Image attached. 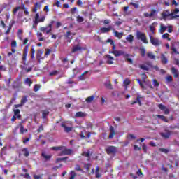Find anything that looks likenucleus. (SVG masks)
Instances as JSON below:
<instances>
[{
  "label": "nucleus",
  "instance_id": "obj_1",
  "mask_svg": "<svg viewBox=\"0 0 179 179\" xmlns=\"http://www.w3.org/2000/svg\"><path fill=\"white\" fill-rule=\"evenodd\" d=\"M136 38L137 40H141L142 43L144 44H148L149 41H148V38L146 37V34L143 32H141L139 31H136Z\"/></svg>",
  "mask_w": 179,
  "mask_h": 179
},
{
  "label": "nucleus",
  "instance_id": "obj_2",
  "mask_svg": "<svg viewBox=\"0 0 179 179\" xmlns=\"http://www.w3.org/2000/svg\"><path fill=\"white\" fill-rule=\"evenodd\" d=\"M52 24H54V21H52L46 27H41L40 31H42V33L50 34L52 30Z\"/></svg>",
  "mask_w": 179,
  "mask_h": 179
},
{
  "label": "nucleus",
  "instance_id": "obj_3",
  "mask_svg": "<svg viewBox=\"0 0 179 179\" xmlns=\"http://www.w3.org/2000/svg\"><path fill=\"white\" fill-rule=\"evenodd\" d=\"M149 37L151 44H152V45H155V47H158V45L162 44V42L159 40V38L153 37V35L152 34H149Z\"/></svg>",
  "mask_w": 179,
  "mask_h": 179
},
{
  "label": "nucleus",
  "instance_id": "obj_4",
  "mask_svg": "<svg viewBox=\"0 0 179 179\" xmlns=\"http://www.w3.org/2000/svg\"><path fill=\"white\" fill-rule=\"evenodd\" d=\"M107 155H115L118 152V148L115 146H108L105 149Z\"/></svg>",
  "mask_w": 179,
  "mask_h": 179
},
{
  "label": "nucleus",
  "instance_id": "obj_5",
  "mask_svg": "<svg viewBox=\"0 0 179 179\" xmlns=\"http://www.w3.org/2000/svg\"><path fill=\"white\" fill-rule=\"evenodd\" d=\"M72 155V150L66 148L65 146L62 147V150L59 154V156H66Z\"/></svg>",
  "mask_w": 179,
  "mask_h": 179
},
{
  "label": "nucleus",
  "instance_id": "obj_6",
  "mask_svg": "<svg viewBox=\"0 0 179 179\" xmlns=\"http://www.w3.org/2000/svg\"><path fill=\"white\" fill-rule=\"evenodd\" d=\"M111 54H113L115 57H121V55H124L126 58H128V57H129V55L125 54V52H124L123 50H114L111 52Z\"/></svg>",
  "mask_w": 179,
  "mask_h": 179
},
{
  "label": "nucleus",
  "instance_id": "obj_7",
  "mask_svg": "<svg viewBox=\"0 0 179 179\" xmlns=\"http://www.w3.org/2000/svg\"><path fill=\"white\" fill-rule=\"evenodd\" d=\"M28 53H29V45H27L24 48V52L22 54V61L24 62V65H26V58L27 57Z\"/></svg>",
  "mask_w": 179,
  "mask_h": 179
},
{
  "label": "nucleus",
  "instance_id": "obj_8",
  "mask_svg": "<svg viewBox=\"0 0 179 179\" xmlns=\"http://www.w3.org/2000/svg\"><path fill=\"white\" fill-rule=\"evenodd\" d=\"M158 107L160 110L164 111V113L166 115H169V114H170V110L169 108H167L164 105L160 103L158 105Z\"/></svg>",
  "mask_w": 179,
  "mask_h": 179
},
{
  "label": "nucleus",
  "instance_id": "obj_9",
  "mask_svg": "<svg viewBox=\"0 0 179 179\" xmlns=\"http://www.w3.org/2000/svg\"><path fill=\"white\" fill-rule=\"evenodd\" d=\"M105 59L106 61V64L108 65H111L112 64H114V57H111L110 55H107L105 57Z\"/></svg>",
  "mask_w": 179,
  "mask_h": 179
},
{
  "label": "nucleus",
  "instance_id": "obj_10",
  "mask_svg": "<svg viewBox=\"0 0 179 179\" xmlns=\"http://www.w3.org/2000/svg\"><path fill=\"white\" fill-rule=\"evenodd\" d=\"M169 16H173V14L169 12V10H166L162 13V17L164 20L169 17Z\"/></svg>",
  "mask_w": 179,
  "mask_h": 179
},
{
  "label": "nucleus",
  "instance_id": "obj_11",
  "mask_svg": "<svg viewBox=\"0 0 179 179\" xmlns=\"http://www.w3.org/2000/svg\"><path fill=\"white\" fill-rule=\"evenodd\" d=\"M61 127L64 129L66 132H71V131H72V127H68L66 126V122H62Z\"/></svg>",
  "mask_w": 179,
  "mask_h": 179
},
{
  "label": "nucleus",
  "instance_id": "obj_12",
  "mask_svg": "<svg viewBox=\"0 0 179 179\" xmlns=\"http://www.w3.org/2000/svg\"><path fill=\"white\" fill-rule=\"evenodd\" d=\"M110 30H113V27L109 26L108 28L102 27L100 29L101 33H108Z\"/></svg>",
  "mask_w": 179,
  "mask_h": 179
},
{
  "label": "nucleus",
  "instance_id": "obj_13",
  "mask_svg": "<svg viewBox=\"0 0 179 179\" xmlns=\"http://www.w3.org/2000/svg\"><path fill=\"white\" fill-rule=\"evenodd\" d=\"M18 127H20V134H21V135H23L24 132H27V129H24V126H23L22 123H20Z\"/></svg>",
  "mask_w": 179,
  "mask_h": 179
},
{
  "label": "nucleus",
  "instance_id": "obj_14",
  "mask_svg": "<svg viewBox=\"0 0 179 179\" xmlns=\"http://www.w3.org/2000/svg\"><path fill=\"white\" fill-rule=\"evenodd\" d=\"M150 67L151 68V64H148V65L146 64H141L140 68L141 69H143V71H149Z\"/></svg>",
  "mask_w": 179,
  "mask_h": 179
},
{
  "label": "nucleus",
  "instance_id": "obj_15",
  "mask_svg": "<svg viewBox=\"0 0 179 179\" xmlns=\"http://www.w3.org/2000/svg\"><path fill=\"white\" fill-rule=\"evenodd\" d=\"M166 30H167V26L164 25V24H160V28H159L160 34H163V33H164Z\"/></svg>",
  "mask_w": 179,
  "mask_h": 179
},
{
  "label": "nucleus",
  "instance_id": "obj_16",
  "mask_svg": "<svg viewBox=\"0 0 179 179\" xmlns=\"http://www.w3.org/2000/svg\"><path fill=\"white\" fill-rule=\"evenodd\" d=\"M13 111H14V116L17 117L18 120H20V118H22V115H20V110L15 109Z\"/></svg>",
  "mask_w": 179,
  "mask_h": 179
},
{
  "label": "nucleus",
  "instance_id": "obj_17",
  "mask_svg": "<svg viewBox=\"0 0 179 179\" xmlns=\"http://www.w3.org/2000/svg\"><path fill=\"white\" fill-rule=\"evenodd\" d=\"M41 3H36L34 4V7L32 10V12L36 13L37 12V10L41 9Z\"/></svg>",
  "mask_w": 179,
  "mask_h": 179
},
{
  "label": "nucleus",
  "instance_id": "obj_18",
  "mask_svg": "<svg viewBox=\"0 0 179 179\" xmlns=\"http://www.w3.org/2000/svg\"><path fill=\"white\" fill-rule=\"evenodd\" d=\"M114 36L115 37H117V38H122V36H124V33L123 32H118L117 31H114Z\"/></svg>",
  "mask_w": 179,
  "mask_h": 179
},
{
  "label": "nucleus",
  "instance_id": "obj_19",
  "mask_svg": "<svg viewBox=\"0 0 179 179\" xmlns=\"http://www.w3.org/2000/svg\"><path fill=\"white\" fill-rule=\"evenodd\" d=\"M110 134L109 135V139H113V138L114 137V135H115V130L114 129L113 126L110 127Z\"/></svg>",
  "mask_w": 179,
  "mask_h": 179
},
{
  "label": "nucleus",
  "instance_id": "obj_20",
  "mask_svg": "<svg viewBox=\"0 0 179 179\" xmlns=\"http://www.w3.org/2000/svg\"><path fill=\"white\" fill-rule=\"evenodd\" d=\"M171 72L175 78H178V76H179L178 70L176 69V68H174V67H172Z\"/></svg>",
  "mask_w": 179,
  "mask_h": 179
},
{
  "label": "nucleus",
  "instance_id": "obj_21",
  "mask_svg": "<svg viewBox=\"0 0 179 179\" xmlns=\"http://www.w3.org/2000/svg\"><path fill=\"white\" fill-rule=\"evenodd\" d=\"M171 133L170 131H166L165 133H161V136L164 138V139H169L170 138Z\"/></svg>",
  "mask_w": 179,
  "mask_h": 179
},
{
  "label": "nucleus",
  "instance_id": "obj_22",
  "mask_svg": "<svg viewBox=\"0 0 179 179\" xmlns=\"http://www.w3.org/2000/svg\"><path fill=\"white\" fill-rule=\"evenodd\" d=\"M161 62L162 64H167V62H169L167 57H166V55H164V54L161 55Z\"/></svg>",
  "mask_w": 179,
  "mask_h": 179
},
{
  "label": "nucleus",
  "instance_id": "obj_23",
  "mask_svg": "<svg viewBox=\"0 0 179 179\" xmlns=\"http://www.w3.org/2000/svg\"><path fill=\"white\" fill-rule=\"evenodd\" d=\"M85 115H86L83 112H78L76 113L75 117H76L77 118H83Z\"/></svg>",
  "mask_w": 179,
  "mask_h": 179
},
{
  "label": "nucleus",
  "instance_id": "obj_24",
  "mask_svg": "<svg viewBox=\"0 0 179 179\" xmlns=\"http://www.w3.org/2000/svg\"><path fill=\"white\" fill-rule=\"evenodd\" d=\"M162 38H164V40H168V41H171V38H170V34H169L168 33L164 34L162 36Z\"/></svg>",
  "mask_w": 179,
  "mask_h": 179
},
{
  "label": "nucleus",
  "instance_id": "obj_25",
  "mask_svg": "<svg viewBox=\"0 0 179 179\" xmlns=\"http://www.w3.org/2000/svg\"><path fill=\"white\" fill-rule=\"evenodd\" d=\"M82 50V48L79 46V45H75L73 47L72 52H76L78 51H80Z\"/></svg>",
  "mask_w": 179,
  "mask_h": 179
},
{
  "label": "nucleus",
  "instance_id": "obj_26",
  "mask_svg": "<svg viewBox=\"0 0 179 179\" xmlns=\"http://www.w3.org/2000/svg\"><path fill=\"white\" fill-rule=\"evenodd\" d=\"M105 86L107 89L113 90V85H111V82H110V80H107L105 83Z\"/></svg>",
  "mask_w": 179,
  "mask_h": 179
},
{
  "label": "nucleus",
  "instance_id": "obj_27",
  "mask_svg": "<svg viewBox=\"0 0 179 179\" xmlns=\"http://www.w3.org/2000/svg\"><path fill=\"white\" fill-rule=\"evenodd\" d=\"M41 55H43V50H38L36 58L40 61V59H43V57H41Z\"/></svg>",
  "mask_w": 179,
  "mask_h": 179
},
{
  "label": "nucleus",
  "instance_id": "obj_28",
  "mask_svg": "<svg viewBox=\"0 0 179 179\" xmlns=\"http://www.w3.org/2000/svg\"><path fill=\"white\" fill-rule=\"evenodd\" d=\"M147 57L150 58V59H156V56L153 55L152 52H149L147 53Z\"/></svg>",
  "mask_w": 179,
  "mask_h": 179
},
{
  "label": "nucleus",
  "instance_id": "obj_29",
  "mask_svg": "<svg viewBox=\"0 0 179 179\" xmlns=\"http://www.w3.org/2000/svg\"><path fill=\"white\" fill-rule=\"evenodd\" d=\"M34 24H38V20H40V14L38 13L34 17Z\"/></svg>",
  "mask_w": 179,
  "mask_h": 179
},
{
  "label": "nucleus",
  "instance_id": "obj_30",
  "mask_svg": "<svg viewBox=\"0 0 179 179\" xmlns=\"http://www.w3.org/2000/svg\"><path fill=\"white\" fill-rule=\"evenodd\" d=\"M36 36L40 41H44V38H43V33L37 32Z\"/></svg>",
  "mask_w": 179,
  "mask_h": 179
},
{
  "label": "nucleus",
  "instance_id": "obj_31",
  "mask_svg": "<svg viewBox=\"0 0 179 179\" xmlns=\"http://www.w3.org/2000/svg\"><path fill=\"white\" fill-rule=\"evenodd\" d=\"M157 118H159L164 122H169V120H167V118H166V117L164 115H157Z\"/></svg>",
  "mask_w": 179,
  "mask_h": 179
},
{
  "label": "nucleus",
  "instance_id": "obj_32",
  "mask_svg": "<svg viewBox=\"0 0 179 179\" xmlns=\"http://www.w3.org/2000/svg\"><path fill=\"white\" fill-rule=\"evenodd\" d=\"M94 100V96H91L85 99L86 103H92Z\"/></svg>",
  "mask_w": 179,
  "mask_h": 179
},
{
  "label": "nucleus",
  "instance_id": "obj_33",
  "mask_svg": "<svg viewBox=\"0 0 179 179\" xmlns=\"http://www.w3.org/2000/svg\"><path fill=\"white\" fill-rule=\"evenodd\" d=\"M127 41H129V43H132L134 41V36L129 35L126 38Z\"/></svg>",
  "mask_w": 179,
  "mask_h": 179
},
{
  "label": "nucleus",
  "instance_id": "obj_34",
  "mask_svg": "<svg viewBox=\"0 0 179 179\" xmlns=\"http://www.w3.org/2000/svg\"><path fill=\"white\" fill-rule=\"evenodd\" d=\"M41 156H42L43 157H44V159H45V160H50V159H51V155H48L45 154V152H43V153L41 154Z\"/></svg>",
  "mask_w": 179,
  "mask_h": 179
},
{
  "label": "nucleus",
  "instance_id": "obj_35",
  "mask_svg": "<svg viewBox=\"0 0 179 179\" xmlns=\"http://www.w3.org/2000/svg\"><path fill=\"white\" fill-rule=\"evenodd\" d=\"M22 152L24 153V156H25V157H29V150H27V148H24L22 149Z\"/></svg>",
  "mask_w": 179,
  "mask_h": 179
},
{
  "label": "nucleus",
  "instance_id": "obj_36",
  "mask_svg": "<svg viewBox=\"0 0 179 179\" xmlns=\"http://www.w3.org/2000/svg\"><path fill=\"white\" fill-rule=\"evenodd\" d=\"M40 87H41V85H40L38 84H36L34 86V92H38L40 90Z\"/></svg>",
  "mask_w": 179,
  "mask_h": 179
},
{
  "label": "nucleus",
  "instance_id": "obj_37",
  "mask_svg": "<svg viewBox=\"0 0 179 179\" xmlns=\"http://www.w3.org/2000/svg\"><path fill=\"white\" fill-rule=\"evenodd\" d=\"M152 85L155 87H159V86H160V84H159V82H157L156 79L152 80Z\"/></svg>",
  "mask_w": 179,
  "mask_h": 179
},
{
  "label": "nucleus",
  "instance_id": "obj_38",
  "mask_svg": "<svg viewBox=\"0 0 179 179\" xmlns=\"http://www.w3.org/2000/svg\"><path fill=\"white\" fill-rule=\"evenodd\" d=\"M24 83H26V85H29V86H31L33 81H31V80H30V78H26Z\"/></svg>",
  "mask_w": 179,
  "mask_h": 179
},
{
  "label": "nucleus",
  "instance_id": "obj_39",
  "mask_svg": "<svg viewBox=\"0 0 179 179\" xmlns=\"http://www.w3.org/2000/svg\"><path fill=\"white\" fill-rule=\"evenodd\" d=\"M70 179H75V177H76V173H75V171H71L70 172Z\"/></svg>",
  "mask_w": 179,
  "mask_h": 179
},
{
  "label": "nucleus",
  "instance_id": "obj_40",
  "mask_svg": "<svg viewBox=\"0 0 179 179\" xmlns=\"http://www.w3.org/2000/svg\"><path fill=\"white\" fill-rule=\"evenodd\" d=\"M83 156H85V157H90V156H92V154H90V152L88 150L87 152H83Z\"/></svg>",
  "mask_w": 179,
  "mask_h": 179
},
{
  "label": "nucleus",
  "instance_id": "obj_41",
  "mask_svg": "<svg viewBox=\"0 0 179 179\" xmlns=\"http://www.w3.org/2000/svg\"><path fill=\"white\" fill-rule=\"evenodd\" d=\"M150 31H151V34L153 36L155 34V30H156V28L153 27L152 25H150Z\"/></svg>",
  "mask_w": 179,
  "mask_h": 179
},
{
  "label": "nucleus",
  "instance_id": "obj_42",
  "mask_svg": "<svg viewBox=\"0 0 179 179\" xmlns=\"http://www.w3.org/2000/svg\"><path fill=\"white\" fill-rule=\"evenodd\" d=\"M123 83H124V86H126V87H127L129 85L131 84V81L128 78H127L124 80Z\"/></svg>",
  "mask_w": 179,
  "mask_h": 179
},
{
  "label": "nucleus",
  "instance_id": "obj_43",
  "mask_svg": "<svg viewBox=\"0 0 179 179\" xmlns=\"http://www.w3.org/2000/svg\"><path fill=\"white\" fill-rule=\"evenodd\" d=\"M83 20H85L83 17H82L80 15L77 16V22H78V23H82V22H83Z\"/></svg>",
  "mask_w": 179,
  "mask_h": 179
},
{
  "label": "nucleus",
  "instance_id": "obj_44",
  "mask_svg": "<svg viewBox=\"0 0 179 179\" xmlns=\"http://www.w3.org/2000/svg\"><path fill=\"white\" fill-rule=\"evenodd\" d=\"M48 114H50V112L48 110H43L42 113L43 118H45V117H47Z\"/></svg>",
  "mask_w": 179,
  "mask_h": 179
},
{
  "label": "nucleus",
  "instance_id": "obj_45",
  "mask_svg": "<svg viewBox=\"0 0 179 179\" xmlns=\"http://www.w3.org/2000/svg\"><path fill=\"white\" fill-rule=\"evenodd\" d=\"M168 33H173V25H167Z\"/></svg>",
  "mask_w": 179,
  "mask_h": 179
},
{
  "label": "nucleus",
  "instance_id": "obj_46",
  "mask_svg": "<svg viewBox=\"0 0 179 179\" xmlns=\"http://www.w3.org/2000/svg\"><path fill=\"white\" fill-rule=\"evenodd\" d=\"M25 103H27V97L23 96L21 99V103L23 106V104H24Z\"/></svg>",
  "mask_w": 179,
  "mask_h": 179
},
{
  "label": "nucleus",
  "instance_id": "obj_47",
  "mask_svg": "<svg viewBox=\"0 0 179 179\" xmlns=\"http://www.w3.org/2000/svg\"><path fill=\"white\" fill-rule=\"evenodd\" d=\"M159 152H162V153H166V154H167L169 152V150L166 148H159Z\"/></svg>",
  "mask_w": 179,
  "mask_h": 179
},
{
  "label": "nucleus",
  "instance_id": "obj_48",
  "mask_svg": "<svg viewBox=\"0 0 179 179\" xmlns=\"http://www.w3.org/2000/svg\"><path fill=\"white\" fill-rule=\"evenodd\" d=\"M62 146L52 147V150H55V151L62 150Z\"/></svg>",
  "mask_w": 179,
  "mask_h": 179
},
{
  "label": "nucleus",
  "instance_id": "obj_49",
  "mask_svg": "<svg viewBox=\"0 0 179 179\" xmlns=\"http://www.w3.org/2000/svg\"><path fill=\"white\" fill-rule=\"evenodd\" d=\"M71 34H73V36H75V34H71L70 31H67L65 34V37H66V38H70Z\"/></svg>",
  "mask_w": 179,
  "mask_h": 179
},
{
  "label": "nucleus",
  "instance_id": "obj_50",
  "mask_svg": "<svg viewBox=\"0 0 179 179\" xmlns=\"http://www.w3.org/2000/svg\"><path fill=\"white\" fill-rule=\"evenodd\" d=\"M75 170L76 171H82V172H83V170L80 169V166H79L78 164L76 165Z\"/></svg>",
  "mask_w": 179,
  "mask_h": 179
},
{
  "label": "nucleus",
  "instance_id": "obj_51",
  "mask_svg": "<svg viewBox=\"0 0 179 179\" xmlns=\"http://www.w3.org/2000/svg\"><path fill=\"white\" fill-rule=\"evenodd\" d=\"M166 81L170 83V82H173V77L171 76H168L166 77Z\"/></svg>",
  "mask_w": 179,
  "mask_h": 179
},
{
  "label": "nucleus",
  "instance_id": "obj_52",
  "mask_svg": "<svg viewBox=\"0 0 179 179\" xmlns=\"http://www.w3.org/2000/svg\"><path fill=\"white\" fill-rule=\"evenodd\" d=\"M128 139H136V137L134 134H129L127 136Z\"/></svg>",
  "mask_w": 179,
  "mask_h": 179
},
{
  "label": "nucleus",
  "instance_id": "obj_53",
  "mask_svg": "<svg viewBox=\"0 0 179 179\" xmlns=\"http://www.w3.org/2000/svg\"><path fill=\"white\" fill-rule=\"evenodd\" d=\"M130 5H131L132 6H134L136 9H138V8H139V5L138 3H135L134 2H131Z\"/></svg>",
  "mask_w": 179,
  "mask_h": 179
},
{
  "label": "nucleus",
  "instance_id": "obj_54",
  "mask_svg": "<svg viewBox=\"0 0 179 179\" xmlns=\"http://www.w3.org/2000/svg\"><path fill=\"white\" fill-rule=\"evenodd\" d=\"M20 7H16L15 8H14L13 10V15H16V13H17V10H20Z\"/></svg>",
  "mask_w": 179,
  "mask_h": 179
},
{
  "label": "nucleus",
  "instance_id": "obj_55",
  "mask_svg": "<svg viewBox=\"0 0 179 179\" xmlns=\"http://www.w3.org/2000/svg\"><path fill=\"white\" fill-rule=\"evenodd\" d=\"M44 20H45V16L41 17L38 20V23H42L43 22H44Z\"/></svg>",
  "mask_w": 179,
  "mask_h": 179
},
{
  "label": "nucleus",
  "instance_id": "obj_56",
  "mask_svg": "<svg viewBox=\"0 0 179 179\" xmlns=\"http://www.w3.org/2000/svg\"><path fill=\"white\" fill-rule=\"evenodd\" d=\"M50 54H51V50L46 49V52L45 53V57H48V55H50Z\"/></svg>",
  "mask_w": 179,
  "mask_h": 179
},
{
  "label": "nucleus",
  "instance_id": "obj_57",
  "mask_svg": "<svg viewBox=\"0 0 179 179\" xmlns=\"http://www.w3.org/2000/svg\"><path fill=\"white\" fill-rule=\"evenodd\" d=\"M179 13V9L178 8H176L175 10H173V11L172 13H171L173 15H177V13Z\"/></svg>",
  "mask_w": 179,
  "mask_h": 179
},
{
  "label": "nucleus",
  "instance_id": "obj_58",
  "mask_svg": "<svg viewBox=\"0 0 179 179\" xmlns=\"http://www.w3.org/2000/svg\"><path fill=\"white\" fill-rule=\"evenodd\" d=\"M157 11L156 10H151V13H150L151 17H153V16H155V13H157Z\"/></svg>",
  "mask_w": 179,
  "mask_h": 179
},
{
  "label": "nucleus",
  "instance_id": "obj_59",
  "mask_svg": "<svg viewBox=\"0 0 179 179\" xmlns=\"http://www.w3.org/2000/svg\"><path fill=\"white\" fill-rule=\"evenodd\" d=\"M78 79L79 80H85L86 78L85 77L84 74H82L78 77Z\"/></svg>",
  "mask_w": 179,
  "mask_h": 179
},
{
  "label": "nucleus",
  "instance_id": "obj_60",
  "mask_svg": "<svg viewBox=\"0 0 179 179\" xmlns=\"http://www.w3.org/2000/svg\"><path fill=\"white\" fill-rule=\"evenodd\" d=\"M16 45H17L16 41H13L11 42V47H12L13 48H15L16 47Z\"/></svg>",
  "mask_w": 179,
  "mask_h": 179
},
{
  "label": "nucleus",
  "instance_id": "obj_61",
  "mask_svg": "<svg viewBox=\"0 0 179 179\" xmlns=\"http://www.w3.org/2000/svg\"><path fill=\"white\" fill-rule=\"evenodd\" d=\"M41 131H44V127H43V124H41L37 130L38 132H41Z\"/></svg>",
  "mask_w": 179,
  "mask_h": 179
},
{
  "label": "nucleus",
  "instance_id": "obj_62",
  "mask_svg": "<svg viewBox=\"0 0 179 179\" xmlns=\"http://www.w3.org/2000/svg\"><path fill=\"white\" fill-rule=\"evenodd\" d=\"M143 16L144 17H152L150 13L149 14L148 13H144Z\"/></svg>",
  "mask_w": 179,
  "mask_h": 179
},
{
  "label": "nucleus",
  "instance_id": "obj_63",
  "mask_svg": "<svg viewBox=\"0 0 179 179\" xmlns=\"http://www.w3.org/2000/svg\"><path fill=\"white\" fill-rule=\"evenodd\" d=\"M172 51H173L175 52V54H178L179 55V52L177 51V49H176L174 47L171 48Z\"/></svg>",
  "mask_w": 179,
  "mask_h": 179
},
{
  "label": "nucleus",
  "instance_id": "obj_64",
  "mask_svg": "<svg viewBox=\"0 0 179 179\" xmlns=\"http://www.w3.org/2000/svg\"><path fill=\"white\" fill-rule=\"evenodd\" d=\"M34 178H35V179H41V176H40V175H34Z\"/></svg>",
  "mask_w": 179,
  "mask_h": 179
}]
</instances>
